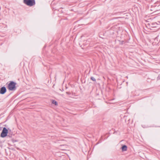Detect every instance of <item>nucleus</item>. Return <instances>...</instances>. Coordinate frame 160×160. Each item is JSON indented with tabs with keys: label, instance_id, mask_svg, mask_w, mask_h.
I'll return each mask as SVG.
<instances>
[{
	"label": "nucleus",
	"instance_id": "8",
	"mask_svg": "<svg viewBox=\"0 0 160 160\" xmlns=\"http://www.w3.org/2000/svg\"><path fill=\"white\" fill-rule=\"evenodd\" d=\"M157 79L158 80L160 79V75H159L158 77H157Z\"/></svg>",
	"mask_w": 160,
	"mask_h": 160
},
{
	"label": "nucleus",
	"instance_id": "9",
	"mask_svg": "<svg viewBox=\"0 0 160 160\" xmlns=\"http://www.w3.org/2000/svg\"><path fill=\"white\" fill-rule=\"evenodd\" d=\"M66 93L68 95H70V93L69 92H67Z\"/></svg>",
	"mask_w": 160,
	"mask_h": 160
},
{
	"label": "nucleus",
	"instance_id": "1",
	"mask_svg": "<svg viewBox=\"0 0 160 160\" xmlns=\"http://www.w3.org/2000/svg\"><path fill=\"white\" fill-rule=\"evenodd\" d=\"M16 83L13 81H10L8 85V89L11 91H15L16 89Z\"/></svg>",
	"mask_w": 160,
	"mask_h": 160
},
{
	"label": "nucleus",
	"instance_id": "6",
	"mask_svg": "<svg viewBox=\"0 0 160 160\" xmlns=\"http://www.w3.org/2000/svg\"><path fill=\"white\" fill-rule=\"evenodd\" d=\"M52 103L56 105H57L58 104L57 102L55 100H53L52 102Z\"/></svg>",
	"mask_w": 160,
	"mask_h": 160
},
{
	"label": "nucleus",
	"instance_id": "10",
	"mask_svg": "<svg viewBox=\"0 0 160 160\" xmlns=\"http://www.w3.org/2000/svg\"><path fill=\"white\" fill-rule=\"evenodd\" d=\"M126 78H128V77L127 76L126 77Z\"/></svg>",
	"mask_w": 160,
	"mask_h": 160
},
{
	"label": "nucleus",
	"instance_id": "3",
	"mask_svg": "<svg viewBox=\"0 0 160 160\" xmlns=\"http://www.w3.org/2000/svg\"><path fill=\"white\" fill-rule=\"evenodd\" d=\"M8 132V130L5 127L3 128L1 134V137L2 138H4L7 136Z\"/></svg>",
	"mask_w": 160,
	"mask_h": 160
},
{
	"label": "nucleus",
	"instance_id": "2",
	"mask_svg": "<svg viewBox=\"0 0 160 160\" xmlns=\"http://www.w3.org/2000/svg\"><path fill=\"white\" fill-rule=\"evenodd\" d=\"M23 2L26 5L29 6H33L35 4V0H23Z\"/></svg>",
	"mask_w": 160,
	"mask_h": 160
},
{
	"label": "nucleus",
	"instance_id": "5",
	"mask_svg": "<svg viewBox=\"0 0 160 160\" xmlns=\"http://www.w3.org/2000/svg\"><path fill=\"white\" fill-rule=\"evenodd\" d=\"M123 152L126 151L127 149V147L126 145H123L121 148Z\"/></svg>",
	"mask_w": 160,
	"mask_h": 160
},
{
	"label": "nucleus",
	"instance_id": "7",
	"mask_svg": "<svg viewBox=\"0 0 160 160\" xmlns=\"http://www.w3.org/2000/svg\"><path fill=\"white\" fill-rule=\"evenodd\" d=\"M90 79L93 81L95 82L96 81V80L95 78L93 77H91L90 78Z\"/></svg>",
	"mask_w": 160,
	"mask_h": 160
},
{
	"label": "nucleus",
	"instance_id": "4",
	"mask_svg": "<svg viewBox=\"0 0 160 160\" xmlns=\"http://www.w3.org/2000/svg\"><path fill=\"white\" fill-rule=\"evenodd\" d=\"M7 91L6 88L5 87H3L0 88V93L2 94H4Z\"/></svg>",
	"mask_w": 160,
	"mask_h": 160
}]
</instances>
